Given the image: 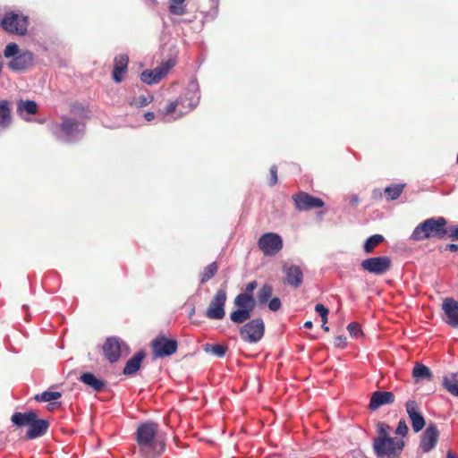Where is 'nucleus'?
<instances>
[{
  "label": "nucleus",
  "instance_id": "3",
  "mask_svg": "<svg viewBox=\"0 0 458 458\" xmlns=\"http://www.w3.org/2000/svg\"><path fill=\"white\" fill-rule=\"evenodd\" d=\"M257 281L250 282L243 293H239L233 300L237 308L230 314V319L235 324H242L250 318L256 306L253 292L257 288Z\"/></svg>",
  "mask_w": 458,
  "mask_h": 458
},
{
  "label": "nucleus",
  "instance_id": "47",
  "mask_svg": "<svg viewBox=\"0 0 458 458\" xmlns=\"http://www.w3.org/2000/svg\"><path fill=\"white\" fill-rule=\"evenodd\" d=\"M346 338L343 335L337 336L335 338V345L338 347H344L345 344Z\"/></svg>",
  "mask_w": 458,
  "mask_h": 458
},
{
  "label": "nucleus",
  "instance_id": "22",
  "mask_svg": "<svg viewBox=\"0 0 458 458\" xmlns=\"http://www.w3.org/2000/svg\"><path fill=\"white\" fill-rule=\"evenodd\" d=\"M285 284L293 287H299L303 281V274L300 267L296 265L284 266Z\"/></svg>",
  "mask_w": 458,
  "mask_h": 458
},
{
  "label": "nucleus",
  "instance_id": "29",
  "mask_svg": "<svg viewBox=\"0 0 458 458\" xmlns=\"http://www.w3.org/2000/svg\"><path fill=\"white\" fill-rule=\"evenodd\" d=\"M412 376L416 378H428L432 377L430 369L422 363H416L412 369Z\"/></svg>",
  "mask_w": 458,
  "mask_h": 458
},
{
  "label": "nucleus",
  "instance_id": "25",
  "mask_svg": "<svg viewBox=\"0 0 458 458\" xmlns=\"http://www.w3.org/2000/svg\"><path fill=\"white\" fill-rule=\"evenodd\" d=\"M81 381L97 392L101 391L105 386L104 382L90 372L83 373L81 376Z\"/></svg>",
  "mask_w": 458,
  "mask_h": 458
},
{
  "label": "nucleus",
  "instance_id": "8",
  "mask_svg": "<svg viewBox=\"0 0 458 458\" xmlns=\"http://www.w3.org/2000/svg\"><path fill=\"white\" fill-rule=\"evenodd\" d=\"M227 301V292L225 287L219 288L211 299L208 307L206 310L205 316L209 319L220 320L225 316V303Z\"/></svg>",
  "mask_w": 458,
  "mask_h": 458
},
{
  "label": "nucleus",
  "instance_id": "2",
  "mask_svg": "<svg viewBox=\"0 0 458 458\" xmlns=\"http://www.w3.org/2000/svg\"><path fill=\"white\" fill-rule=\"evenodd\" d=\"M199 86L196 81H191L184 94L165 106L163 115L165 117L171 116L172 120H176L194 109L199 105Z\"/></svg>",
  "mask_w": 458,
  "mask_h": 458
},
{
  "label": "nucleus",
  "instance_id": "5",
  "mask_svg": "<svg viewBox=\"0 0 458 458\" xmlns=\"http://www.w3.org/2000/svg\"><path fill=\"white\" fill-rule=\"evenodd\" d=\"M4 55L10 59L7 66L13 72H24L32 66L34 63V54L30 50H21L19 46L11 42L4 49Z\"/></svg>",
  "mask_w": 458,
  "mask_h": 458
},
{
  "label": "nucleus",
  "instance_id": "36",
  "mask_svg": "<svg viewBox=\"0 0 458 458\" xmlns=\"http://www.w3.org/2000/svg\"><path fill=\"white\" fill-rule=\"evenodd\" d=\"M404 188V184H394L385 189L388 199L394 200L400 197Z\"/></svg>",
  "mask_w": 458,
  "mask_h": 458
},
{
  "label": "nucleus",
  "instance_id": "52",
  "mask_svg": "<svg viewBox=\"0 0 458 458\" xmlns=\"http://www.w3.org/2000/svg\"><path fill=\"white\" fill-rule=\"evenodd\" d=\"M322 328H323L325 331H327V332H328V331H329V327H328L327 326H326V324H322Z\"/></svg>",
  "mask_w": 458,
  "mask_h": 458
},
{
  "label": "nucleus",
  "instance_id": "13",
  "mask_svg": "<svg viewBox=\"0 0 458 458\" xmlns=\"http://www.w3.org/2000/svg\"><path fill=\"white\" fill-rule=\"evenodd\" d=\"M123 351L126 353L128 352L127 345L123 342H120L116 337L107 338L103 345L104 354L112 363L118 360Z\"/></svg>",
  "mask_w": 458,
  "mask_h": 458
},
{
  "label": "nucleus",
  "instance_id": "27",
  "mask_svg": "<svg viewBox=\"0 0 458 458\" xmlns=\"http://www.w3.org/2000/svg\"><path fill=\"white\" fill-rule=\"evenodd\" d=\"M38 106L33 100H20L17 103V113L20 116L23 117V113L28 114H34L37 113Z\"/></svg>",
  "mask_w": 458,
  "mask_h": 458
},
{
  "label": "nucleus",
  "instance_id": "16",
  "mask_svg": "<svg viewBox=\"0 0 458 458\" xmlns=\"http://www.w3.org/2000/svg\"><path fill=\"white\" fill-rule=\"evenodd\" d=\"M293 199L296 208L301 211L318 208L324 206V201L321 199L303 191L294 195Z\"/></svg>",
  "mask_w": 458,
  "mask_h": 458
},
{
  "label": "nucleus",
  "instance_id": "35",
  "mask_svg": "<svg viewBox=\"0 0 458 458\" xmlns=\"http://www.w3.org/2000/svg\"><path fill=\"white\" fill-rule=\"evenodd\" d=\"M154 98L150 94L140 95L139 97H134L130 100V105L136 107H143L148 106L153 101Z\"/></svg>",
  "mask_w": 458,
  "mask_h": 458
},
{
  "label": "nucleus",
  "instance_id": "1",
  "mask_svg": "<svg viewBox=\"0 0 458 458\" xmlns=\"http://www.w3.org/2000/svg\"><path fill=\"white\" fill-rule=\"evenodd\" d=\"M135 440L142 458H156L165 449V442L158 435V425L152 421L140 423L138 426Z\"/></svg>",
  "mask_w": 458,
  "mask_h": 458
},
{
  "label": "nucleus",
  "instance_id": "14",
  "mask_svg": "<svg viewBox=\"0 0 458 458\" xmlns=\"http://www.w3.org/2000/svg\"><path fill=\"white\" fill-rule=\"evenodd\" d=\"M61 131L64 134V140L72 142L82 136L84 125L74 119L64 118Z\"/></svg>",
  "mask_w": 458,
  "mask_h": 458
},
{
  "label": "nucleus",
  "instance_id": "34",
  "mask_svg": "<svg viewBox=\"0 0 458 458\" xmlns=\"http://www.w3.org/2000/svg\"><path fill=\"white\" fill-rule=\"evenodd\" d=\"M55 386L50 387V390L44 391L41 394H38L34 396V399L38 402H50L57 399V391H55Z\"/></svg>",
  "mask_w": 458,
  "mask_h": 458
},
{
  "label": "nucleus",
  "instance_id": "43",
  "mask_svg": "<svg viewBox=\"0 0 458 458\" xmlns=\"http://www.w3.org/2000/svg\"><path fill=\"white\" fill-rule=\"evenodd\" d=\"M447 234L453 241H458V225L447 227Z\"/></svg>",
  "mask_w": 458,
  "mask_h": 458
},
{
  "label": "nucleus",
  "instance_id": "23",
  "mask_svg": "<svg viewBox=\"0 0 458 458\" xmlns=\"http://www.w3.org/2000/svg\"><path fill=\"white\" fill-rule=\"evenodd\" d=\"M37 411L28 410L25 412H14L11 417V421L18 428L30 427L34 419H37Z\"/></svg>",
  "mask_w": 458,
  "mask_h": 458
},
{
  "label": "nucleus",
  "instance_id": "45",
  "mask_svg": "<svg viewBox=\"0 0 458 458\" xmlns=\"http://www.w3.org/2000/svg\"><path fill=\"white\" fill-rule=\"evenodd\" d=\"M270 174L269 185L274 186L277 183V167L276 165L270 167Z\"/></svg>",
  "mask_w": 458,
  "mask_h": 458
},
{
  "label": "nucleus",
  "instance_id": "19",
  "mask_svg": "<svg viewBox=\"0 0 458 458\" xmlns=\"http://www.w3.org/2000/svg\"><path fill=\"white\" fill-rule=\"evenodd\" d=\"M439 432L435 424H429L421 436L420 447L424 453H428L437 445Z\"/></svg>",
  "mask_w": 458,
  "mask_h": 458
},
{
  "label": "nucleus",
  "instance_id": "51",
  "mask_svg": "<svg viewBox=\"0 0 458 458\" xmlns=\"http://www.w3.org/2000/svg\"><path fill=\"white\" fill-rule=\"evenodd\" d=\"M446 458H458L455 454H454L452 452H447Z\"/></svg>",
  "mask_w": 458,
  "mask_h": 458
},
{
  "label": "nucleus",
  "instance_id": "12",
  "mask_svg": "<svg viewBox=\"0 0 458 458\" xmlns=\"http://www.w3.org/2000/svg\"><path fill=\"white\" fill-rule=\"evenodd\" d=\"M153 353L157 358L171 356L177 351V341L159 335L151 343Z\"/></svg>",
  "mask_w": 458,
  "mask_h": 458
},
{
  "label": "nucleus",
  "instance_id": "18",
  "mask_svg": "<svg viewBox=\"0 0 458 458\" xmlns=\"http://www.w3.org/2000/svg\"><path fill=\"white\" fill-rule=\"evenodd\" d=\"M406 411L411 422L414 432L420 431L425 426V420L414 400H409L405 404Z\"/></svg>",
  "mask_w": 458,
  "mask_h": 458
},
{
  "label": "nucleus",
  "instance_id": "38",
  "mask_svg": "<svg viewBox=\"0 0 458 458\" xmlns=\"http://www.w3.org/2000/svg\"><path fill=\"white\" fill-rule=\"evenodd\" d=\"M377 431L378 434V437L376 438H389V433L391 431L390 426L384 422H378L377 425Z\"/></svg>",
  "mask_w": 458,
  "mask_h": 458
},
{
  "label": "nucleus",
  "instance_id": "46",
  "mask_svg": "<svg viewBox=\"0 0 458 458\" xmlns=\"http://www.w3.org/2000/svg\"><path fill=\"white\" fill-rule=\"evenodd\" d=\"M315 310L320 315V317H327L329 312L328 309L320 303L315 306Z\"/></svg>",
  "mask_w": 458,
  "mask_h": 458
},
{
  "label": "nucleus",
  "instance_id": "7",
  "mask_svg": "<svg viewBox=\"0 0 458 458\" xmlns=\"http://www.w3.org/2000/svg\"><path fill=\"white\" fill-rule=\"evenodd\" d=\"M404 443L394 437L374 438L373 449L377 458H396L401 454Z\"/></svg>",
  "mask_w": 458,
  "mask_h": 458
},
{
  "label": "nucleus",
  "instance_id": "54",
  "mask_svg": "<svg viewBox=\"0 0 458 458\" xmlns=\"http://www.w3.org/2000/svg\"><path fill=\"white\" fill-rule=\"evenodd\" d=\"M54 406H55V403H51L48 404V409L49 410H53L54 409Z\"/></svg>",
  "mask_w": 458,
  "mask_h": 458
},
{
  "label": "nucleus",
  "instance_id": "17",
  "mask_svg": "<svg viewBox=\"0 0 458 458\" xmlns=\"http://www.w3.org/2000/svg\"><path fill=\"white\" fill-rule=\"evenodd\" d=\"M445 313L444 321L454 328H458V301L453 298H445L442 304Z\"/></svg>",
  "mask_w": 458,
  "mask_h": 458
},
{
  "label": "nucleus",
  "instance_id": "20",
  "mask_svg": "<svg viewBox=\"0 0 458 458\" xmlns=\"http://www.w3.org/2000/svg\"><path fill=\"white\" fill-rule=\"evenodd\" d=\"M394 402V394L388 391H376L372 394L369 408L376 411L383 405L391 404Z\"/></svg>",
  "mask_w": 458,
  "mask_h": 458
},
{
  "label": "nucleus",
  "instance_id": "26",
  "mask_svg": "<svg viewBox=\"0 0 458 458\" xmlns=\"http://www.w3.org/2000/svg\"><path fill=\"white\" fill-rule=\"evenodd\" d=\"M12 123L11 109L7 100L0 101V127L7 128Z\"/></svg>",
  "mask_w": 458,
  "mask_h": 458
},
{
  "label": "nucleus",
  "instance_id": "37",
  "mask_svg": "<svg viewBox=\"0 0 458 458\" xmlns=\"http://www.w3.org/2000/svg\"><path fill=\"white\" fill-rule=\"evenodd\" d=\"M273 288L269 284H264L259 291L258 299L260 303L267 302L272 296Z\"/></svg>",
  "mask_w": 458,
  "mask_h": 458
},
{
  "label": "nucleus",
  "instance_id": "48",
  "mask_svg": "<svg viewBox=\"0 0 458 458\" xmlns=\"http://www.w3.org/2000/svg\"><path fill=\"white\" fill-rule=\"evenodd\" d=\"M445 249L449 250L452 252H456V251H458V244H454V243L447 244L445 246Z\"/></svg>",
  "mask_w": 458,
  "mask_h": 458
},
{
  "label": "nucleus",
  "instance_id": "50",
  "mask_svg": "<svg viewBox=\"0 0 458 458\" xmlns=\"http://www.w3.org/2000/svg\"><path fill=\"white\" fill-rule=\"evenodd\" d=\"M312 326H313V324H312V322H311V321H306V322L304 323V327H305V328L310 329V328H311V327H312Z\"/></svg>",
  "mask_w": 458,
  "mask_h": 458
},
{
  "label": "nucleus",
  "instance_id": "41",
  "mask_svg": "<svg viewBox=\"0 0 458 458\" xmlns=\"http://www.w3.org/2000/svg\"><path fill=\"white\" fill-rule=\"evenodd\" d=\"M127 69L114 67L113 79L115 82H122Z\"/></svg>",
  "mask_w": 458,
  "mask_h": 458
},
{
  "label": "nucleus",
  "instance_id": "33",
  "mask_svg": "<svg viewBox=\"0 0 458 458\" xmlns=\"http://www.w3.org/2000/svg\"><path fill=\"white\" fill-rule=\"evenodd\" d=\"M185 0H170L169 11L174 15H183L186 13Z\"/></svg>",
  "mask_w": 458,
  "mask_h": 458
},
{
  "label": "nucleus",
  "instance_id": "11",
  "mask_svg": "<svg viewBox=\"0 0 458 458\" xmlns=\"http://www.w3.org/2000/svg\"><path fill=\"white\" fill-rule=\"evenodd\" d=\"M392 266V260L387 256H378L366 259L361 261L360 267L370 274L384 275Z\"/></svg>",
  "mask_w": 458,
  "mask_h": 458
},
{
  "label": "nucleus",
  "instance_id": "9",
  "mask_svg": "<svg viewBox=\"0 0 458 458\" xmlns=\"http://www.w3.org/2000/svg\"><path fill=\"white\" fill-rule=\"evenodd\" d=\"M242 340L249 344L258 343L264 335L265 325L262 318H254L245 323L240 329Z\"/></svg>",
  "mask_w": 458,
  "mask_h": 458
},
{
  "label": "nucleus",
  "instance_id": "49",
  "mask_svg": "<svg viewBox=\"0 0 458 458\" xmlns=\"http://www.w3.org/2000/svg\"><path fill=\"white\" fill-rule=\"evenodd\" d=\"M155 118V114L153 112H148L145 114V119L148 122L152 121Z\"/></svg>",
  "mask_w": 458,
  "mask_h": 458
},
{
  "label": "nucleus",
  "instance_id": "6",
  "mask_svg": "<svg viewBox=\"0 0 458 458\" xmlns=\"http://www.w3.org/2000/svg\"><path fill=\"white\" fill-rule=\"evenodd\" d=\"M1 27L6 32L17 36H25L28 32L29 17L21 13L6 12L1 19Z\"/></svg>",
  "mask_w": 458,
  "mask_h": 458
},
{
  "label": "nucleus",
  "instance_id": "32",
  "mask_svg": "<svg viewBox=\"0 0 458 458\" xmlns=\"http://www.w3.org/2000/svg\"><path fill=\"white\" fill-rule=\"evenodd\" d=\"M217 265L216 262H212L208 266H207L203 272L200 274V284H205L208 280H210L217 272Z\"/></svg>",
  "mask_w": 458,
  "mask_h": 458
},
{
  "label": "nucleus",
  "instance_id": "30",
  "mask_svg": "<svg viewBox=\"0 0 458 458\" xmlns=\"http://www.w3.org/2000/svg\"><path fill=\"white\" fill-rule=\"evenodd\" d=\"M204 351L208 353H212L218 358H222L225 355L227 347L223 344H207L204 346Z\"/></svg>",
  "mask_w": 458,
  "mask_h": 458
},
{
  "label": "nucleus",
  "instance_id": "4",
  "mask_svg": "<svg viewBox=\"0 0 458 458\" xmlns=\"http://www.w3.org/2000/svg\"><path fill=\"white\" fill-rule=\"evenodd\" d=\"M447 222L445 217H431L420 225L413 230L411 239L422 241L428 238L443 239L447 235Z\"/></svg>",
  "mask_w": 458,
  "mask_h": 458
},
{
  "label": "nucleus",
  "instance_id": "56",
  "mask_svg": "<svg viewBox=\"0 0 458 458\" xmlns=\"http://www.w3.org/2000/svg\"><path fill=\"white\" fill-rule=\"evenodd\" d=\"M58 348L59 349L63 348V345L60 343H59Z\"/></svg>",
  "mask_w": 458,
  "mask_h": 458
},
{
  "label": "nucleus",
  "instance_id": "39",
  "mask_svg": "<svg viewBox=\"0 0 458 458\" xmlns=\"http://www.w3.org/2000/svg\"><path fill=\"white\" fill-rule=\"evenodd\" d=\"M114 67L127 69L129 56L126 54L118 55L114 57Z\"/></svg>",
  "mask_w": 458,
  "mask_h": 458
},
{
  "label": "nucleus",
  "instance_id": "53",
  "mask_svg": "<svg viewBox=\"0 0 458 458\" xmlns=\"http://www.w3.org/2000/svg\"><path fill=\"white\" fill-rule=\"evenodd\" d=\"M321 319H322V323H323V324H327V317H321Z\"/></svg>",
  "mask_w": 458,
  "mask_h": 458
},
{
  "label": "nucleus",
  "instance_id": "55",
  "mask_svg": "<svg viewBox=\"0 0 458 458\" xmlns=\"http://www.w3.org/2000/svg\"><path fill=\"white\" fill-rule=\"evenodd\" d=\"M357 200H358V198H357V197H355V198L353 199V202H356Z\"/></svg>",
  "mask_w": 458,
  "mask_h": 458
},
{
  "label": "nucleus",
  "instance_id": "42",
  "mask_svg": "<svg viewBox=\"0 0 458 458\" xmlns=\"http://www.w3.org/2000/svg\"><path fill=\"white\" fill-rule=\"evenodd\" d=\"M408 426L405 420H402L398 422V426L395 429V434L402 437H405L408 433Z\"/></svg>",
  "mask_w": 458,
  "mask_h": 458
},
{
  "label": "nucleus",
  "instance_id": "28",
  "mask_svg": "<svg viewBox=\"0 0 458 458\" xmlns=\"http://www.w3.org/2000/svg\"><path fill=\"white\" fill-rule=\"evenodd\" d=\"M458 373L446 376L443 379V386L453 395L458 396Z\"/></svg>",
  "mask_w": 458,
  "mask_h": 458
},
{
  "label": "nucleus",
  "instance_id": "21",
  "mask_svg": "<svg viewBox=\"0 0 458 458\" xmlns=\"http://www.w3.org/2000/svg\"><path fill=\"white\" fill-rule=\"evenodd\" d=\"M49 428V422L44 419H37L33 420V422L30 425L27 432L26 438L27 439H35L44 436Z\"/></svg>",
  "mask_w": 458,
  "mask_h": 458
},
{
  "label": "nucleus",
  "instance_id": "10",
  "mask_svg": "<svg viewBox=\"0 0 458 458\" xmlns=\"http://www.w3.org/2000/svg\"><path fill=\"white\" fill-rule=\"evenodd\" d=\"M258 247L265 256L273 257L283 249V239L276 233H266L259 237Z\"/></svg>",
  "mask_w": 458,
  "mask_h": 458
},
{
  "label": "nucleus",
  "instance_id": "31",
  "mask_svg": "<svg viewBox=\"0 0 458 458\" xmlns=\"http://www.w3.org/2000/svg\"><path fill=\"white\" fill-rule=\"evenodd\" d=\"M384 237L381 234H374L369 237L364 243V250L366 253H371L373 250L382 242Z\"/></svg>",
  "mask_w": 458,
  "mask_h": 458
},
{
  "label": "nucleus",
  "instance_id": "15",
  "mask_svg": "<svg viewBox=\"0 0 458 458\" xmlns=\"http://www.w3.org/2000/svg\"><path fill=\"white\" fill-rule=\"evenodd\" d=\"M173 65L174 63L172 61H167L153 70H145L140 74V80L149 85L157 83L166 75Z\"/></svg>",
  "mask_w": 458,
  "mask_h": 458
},
{
  "label": "nucleus",
  "instance_id": "40",
  "mask_svg": "<svg viewBox=\"0 0 458 458\" xmlns=\"http://www.w3.org/2000/svg\"><path fill=\"white\" fill-rule=\"evenodd\" d=\"M347 330L352 337L358 338L362 335L360 326L356 322H352L348 325Z\"/></svg>",
  "mask_w": 458,
  "mask_h": 458
},
{
  "label": "nucleus",
  "instance_id": "44",
  "mask_svg": "<svg viewBox=\"0 0 458 458\" xmlns=\"http://www.w3.org/2000/svg\"><path fill=\"white\" fill-rule=\"evenodd\" d=\"M280 307H281V301L279 298L275 297L270 300V301L268 303V308L270 310L276 311L280 309Z\"/></svg>",
  "mask_w": 458,
  "mask_h": 458
},
{
  "label": "nucleus",
  "instance_id": "24",
  "mask_svg": "<svg viewBox=\"0 0 458 458\" xmlns=\"http://www.w3.org/2000/svg\"><path fill=\"white\" fill-rule=\"evenodd\" d=\"M144 352H139L133 355L125 364L123 369V374L126 376H131L137 372L140 368V363L144 359Z\"/></svg>",
  "mask_w": 458,
  "mask_h": 458
}]
</instances>
